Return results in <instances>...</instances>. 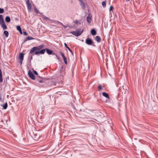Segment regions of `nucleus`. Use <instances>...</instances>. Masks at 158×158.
Segmentation results:
<instances>
[{"instance_id": "obj_1", "label": "nucleus", "mask_w": 158, "mask_h": 158, "mask_svg": "<svg viewBox=\"0 0 158 158\" xmlns=\"http://www.w3.org/2000/svg\"><path fill=\"white\" fill-rule=\"evenodd\" d=\"M44 47V44H41L37 47H34L30 50L29 54L33 53L36 50H40Z\"/></svg>"}, {"instance_id": "obj_2", "label": "nucleus", "mask_w": 158, "mask_h": 158, "mask_svg": "<svg viewBox=\"0 0 158 158\" xmlns=\"http://www.w3.org/2000/svg\"><path fill=\"white\" fill-rule=\"evenodd\" d=\"M85 42L86 44L88 45H91L93 46H95V44L93 43L92 40L89 38H88L86 39Z\"/></svg>"}, {"instance_id": "obj_3", "label": "nucleus", "mask_w": 158, "mask_h": 158, "mask_svg": "<svg viewBox=\"0 0 158 158\" xmlns=\"http://www.w3.org/2000/svg\"><path fill=\"white\" fill-rule=\"evenodd\" d=\"M83 30L82 31L77 30L76 31H72L70 32V33L76 36H78L80 35L83 32Z\"/></svg>"}, {"instance_id": "obj_4", "label": "nucleus", "mask_w": 158, "mask_h": 158, "mask_svg": "<svg viewBox=\"0 0 158 158\" xmlns=\"http://www.w3.org/2000/svg\"><path fill=\"white\" fill-rule=\"evenodd\" d=\"M46 51V48L40 50V51H36L34 54L35 55H37L39 54H44Z\"/></svg>"}, {"instance_id": "obj_5", "label": "nucleus", "mask_w": 158, "mask_h": 158, "mask_svg": "<svg viewBox=\"0 0 158 158\" xmlns=\"http://www.w3.org/2000/svg\"><path fill=\"white\" fill-rule=\"evenodd\" d=\"M28 74L29 77L32 79L34 80L35 79V76L33 73L29 70L28 72Z\"/></svg>"}, {"instance_id": "obj_6", "label": "nucleus", "mask_w": 158, "mask_h": 158, "mask_svg": "<svg viewBox=\"0 0 158 158\" xmlns=\"http://www.w3.org/2000/svg\"><path fill=\"white\" fill-rule=\"evenodd\" d=\"M80 2V5L82 8L84 10L85 8V4L82 0H78Z\"/></svg>"}, {"instance_id": "obj_7", "label": "nucleus", "mask_w": 158, "mask_h": 158, "mask_svg": "<svg viewBox=\"0 0 158 158\" xmlns=\"http://www.w3.org/2000/svg\"><path fill=\"white\" fill-rule=\"evenodd\" d=\"M92 16L90 13H89L87 17V20L89 24H90L92 20Z\"/></svg>"}, {"instance_id": "obj_8", "label": "nucleus", "mask_w": 158, "mask_h": 158, "mask_svg": "<svg viewBox=\"0 0 158 158\" xmlns=\"http://www.w3.org/2000/svg\"><path fill=\"white\" fill-rule=\"evenodd\" d=\"M26 4L27 5V9L29 11H31V4L29 0H27L26 1Z\"/></svg>"}, {"instance_id": "obj_9", "label": "nucleus", "mask_w": 158, "mask_h": 158, "mask_svg": "<svg viewBox=\"0 0 158 158\" xmlns=\"http://www.w3.org/2000/svg\"><path fill=\"white\" fill-rule=\"evenodd\" d=\"M24 54L23 53H21L20 54L19 56V59L22 61H23L24 58Z\"/></svg>"}, {"instance_id": "obj_10", "label": "nucleus", "mask_w": 158, "mask_h": 158, "mask_svg": "<svg viewBox=\"0 0 158 158\" xmlns=\"http://www.w3.org/2000/svg\"><path fill=\"white\" fill-rule=\"evenodd\" d=\"M0 24L3 30H5L7 29V27L6 25L5 22Z\"/></svg>"}, {"instance_id": "obj_11", "label": "nucleus", "mask_w": 158, "mask_h": 158, "mask_svg": "<svg viewBox=\"0 0 158 158\" xmlns=\"http://www.w3.org/2000/svg\"><path fill=\"white\" fill-rule=\"evenodd\" d=\"M46 51L48 55H51L52 54L53 52V51L52 50H50L48 48H46Z\"/></svg>"}, {"instance_id": "obj_12", "label": "nucleus", "mask_w": 158, "mask_h": 158, "mask_svg": "<svg viewBox=\"0 0 158 158\" xmlns=\"http://www.w3.org/2000/svg\"><path fill=\"white\" fill-rule=\"evenodd\" d=\"M34 39L33 37L30 36H28L24 40V42H25L28 40H32Z\"/></svg>"}, {"instance_id": "obj_13", "label": "nucleus", "mask_w": 158, "mask_h": 158, "mask_svg": "<svg viewBox=\"0 0 158 158\" xmlns=\"http://www.w3.org/2000/svg\"><path fill=\"white\" fill-rule=\"evenodd\" d=\"M102 94L103 96H104L106 98H107L108 99H110V97L109 95L106 92H103L102 93Z\"/></svg>"}, {"instance_id": "obj_14", "label": "nucleus", "mask_w": 158, "mask_h": 158, "mask_svg": "<svg viewBox=\"0 0 158 158\" xmlns=\"http://www.w3.org/2000/svg\"><path fill=\"white\" fill-rule=\"evenodd\" d=\"M95 40L98 43H100L101 42V39L98 36H97L96 37Z\"/></svg>"}, {"instance_id": "obj_15", "label": "nucleus", "mask_w": 158, "mask_h": 158, "mask_svg": "<svg viewBox=\"0 0 158 158\" xmlns=\"http://www.w3.org/2000/svg\"><path fill=\"white\" fill-rule=\"evenodd\" d=\"M91 33L93 35H95L96 34V32L94 29H92L91 30Z\"/></svg>"}, {"instance_id": "obj_16", "label": "nucleus", "mask_w": 158, "mask_h": 158, "mask_svg": "<svg viewBox=\"0 0 158 158\" xmlns=\"http://www.w3.org/2000/svg\"><path fill=\"white\" fill-rule=\"evenodd\" d=\"M4 22L2 15H0V24Z\"/></svg>"}, {"instance_id": "obj_17", "label": "nucleus", "mask_w": 158, "mask_h": 158, "mask_svg": "<svg viewBox=\"0 0 158 158\" xmlns=\"http://www.w3.org/2000/svg\"><path fill=\"white\" fill-rule=\"evenodd\" d=\"M6 22L7 23H9L10 21V18L8 16H6L5 18Z\"/></svg>"}, {"instance_id": "obj_18", "label": "nucleus", "mask_w": 158, "mask_h": 158, "mask_svg": "<svg viewBox=\"0 0 158 158\" xmlns=\"http://www.w3.org/2000/svg\"><path fill=\"white\" fill-rule=\"evenodd\" d=\"M102 5L103 7H105L106 6V1H105L102 2Z\"/></svg>"}, {"instance_id": "obj_19", "label": "nucleus", "mask_w": 158, "mask_h": 158, "mask_svg": "<svg viewBox=\"0 0 158 158\" xmlns=\"http://www.w3.org/2000/svg\"><path fill=\"white\" fill-rule=\"evenodd\" d=\"M4 34L5 35L6 37H7L9 35L8 32L6 31H4Z\"/></svg>"}, {"instance_id": "obj_20", "label": "nucleus", "mask_w": 158, "mask_h": 158, "mask_svg": "<svg viewBox=\"0 0 158 158\" xmlns=\"http://www.w3.org/2000/svg\"><path fill=\"white\" fill-rule=\"evenodd\" d=\"M63 60H64V62L65 64H67V59L66 57L65 56V57H64V58H63Z\"/></svg>"}, {"instance_id": "obj_21", "label": "nucleus", "mask_w": 158, "mask_h": 158, "mask_svg": "<svg viewBox=\"0 0 158 158\" xmlns=\"http://www.w3.org/2000/svg\"><path fill=\"white\" fill-rule=\"evenodd\" d=\"M7 104L6 102V103H5L4 105H3V108L4 109H6L7 108Z\"/></svg>"}, {"instance_id": "obj_22", "label": "nucleus", "mask_w": 158, "mask_h": 158, "mask_svg": "<svg viewBox=\"0 0 158 158\" xmlns=\"http://www.w3.org/2000/svg\"><path fill=\"white\" fill-rule=\"evenodd\" d=\"M43 19L45 20H48L49 19V18L48 17H46L44 15H42Z\"/></svg>"}, {"instance_id": "obj_23", "label": "nucleus", "mask_w": 158, "mask_h": 158, "mask_svg": "<svg viewBox=\"0 0 158 158\" xmlns=\"http://www.w3.org/2000/svg\"><path fill=\"white\" fill-rule=\"evenodd\" d=\"M4 10L3 8H0V13L2 14L4 12Z\"/></svg>"}, {"instance_id": "obj_24", "label": "nucleus", "mask_w": 158, "mask_h": 158, "mask_svg": "<svg viewBox=\"0 0 158 158\" xmlns=\"http://www.w3.org/2000/svg\"><path fill=\"white\" fill-rule=\"evenodd\" d=\"M16 28L18 31H19V30L21 29V28L20 26H17L16 27Z\"/></svg>"}, {"instance_id": "obj_25", "label": "nucleus", "mask_w": 158, "mask_h": 158, "mask_svg": "<svg viewBox=\"0 0 158 158\" xmlns=\"http://www.w3.org/2000/svg\"><path fill=\"white\" fill-rule=\"evenodd\" d=\"M98 88L99 90H101L102 89V86L101 85H99Z\"/></svg>"}, {"instance_id": "obj_26", "label": "nucleus", "mask_w": 158, "mask_h": 158, "mask_svg": "<svg viewBox=\"0 0 158 158\" xmlns=\"http://www.w3.org/2000/svg\"><path fill=\"white\" fill-rule=\"evenodd\" d=\"M60 54L61 55V56L63 58L64 57H65V56L64 55V53H62L61 52H60Z\"/></svg>"}, {"instance_id": "obj_27", "label": "nucleus", "mask_w": 158, "mask_h": 158, "mask_svg": "<svg viewBox=\"0 0 158 158\" xmlns=\"http://www.w3.org/2000/svg\"><path fill=\"white\" fill-rule=\"evenodd\" d=\"M113 9H114V8H113V6H111L110 7V9H109L110 12Z\"/></svg>"}, {"instance_id": "obj_28", "label": "nucleus", "mask_w": 158, "mask_h": 158, "mask_svg": "<svg viewBox=\"0 0 158 158\" xmlns=\"http://www.w3.org/2000/svg\"><path fill=\"white\" fill-rule=\"evenodd\" d=\"M54 21L55 22L57 23H58L59 24H60L61 25H63V23L60 22H59L58 21Z\"/></svg>"}, {"instance_id": "obj_29", "label": "nucleus", "mask_w": 158, "mask_h": 158, "mask_svg": "<svg viewBox=\"0 0 158 158\" xmlns=\"http://www.w3.org/2000/svg\"><path fill=\"white\" fill-rule=\"evenodd\" d=\"M73 22L74 23H75V24H78V22L77 20H75L73 21Z\"/></svg>"}, {"instance_id": "obj_30", "label": "nucleus", "mask_w": 158, "mask_h": 158, "mask_svg": "<svg viewBox=\"0 0 158 158\" xmlns=\"http://www.w3.org/2000/svg\"><path fill=\"white\" fill-rule=\"evenodd\" d=\"M34 10H35V11H36V12L37 14H38V13H39V12L38 11V10H37V8H34Z\"/></svg>"}, {"instance_id": "obj_31", "label": "nucleus", "mask_w": 158, "mask_h": 158, "mask_svg": "<svg viewBox=\"0 0 158 158\" xmlns=\"http://www.w3.org/2000/svg\"><path fill=\"white\" fill-rule=\"evenodd\" d=\"M2 76H0V83L2 82Z\"/></svg>"}, {"instance_id": "obj_32", "label": "nucleus", "mask_w": 158, "mask_h": 158, "mask_svg": "<svg viewBox=\"0 0 158 158\" xmlns=\"http://www.w3.org/2000/svg\"><path fill=\"white\" fill-rule=\"evenodd\" d=\"M33 72H34V74H35L36 75H38V73L36 71L34 70L33 71Z\"/></svg>"}, {"instance_id": "obj_33", "label": "nucleus", "mask_w": 158, "mask_h": 158, "mask_svg": "<svg viewBox=\"0 0 158 158\" xmlns=\"http://www.w3.org/2000/svg\"><path fill=\"white\" fill-rule=\"evenodd\" d=\"M67 48L68 49L69 52L71 53H72V50L69 47H68Z\"/></svg>"}, {"instance_id": "obj_34", "label": "nucleus", "mask_w": 158, "mask_h": 158, "mask_svg": "<svg viewBox=\"0 0 158 158\" xmlns=\"http://www.w3.org/2000/svg\"><path fill=\"white\" fill-rule=\"evenodd\" d=\"M38 82L40 83H43L44 82V81L43 80H40Z\"/></svg>"}, {"instance_id": "obj_35", "label": "nucleus", "mask_w": 158, "mask_h": 158, "mask_svg": "<svg viewBox=\"0 0 158 158\" xmlns=\"http://www.w3.org/2000/svg\"><path fill=\"white\" fill-rule=\"evenodd\" d=\"M23 34L25 35H27V33L26 31H24L23 32Z\"/></svg>"}, {"instance_id": "obj_36", "label": "nucleus", "mask_w": 158, "mask_h": 158, "mask_svg": "<svg viewBox=\"0 0 158 158\" xmlns=\"http://www.w3.org/2000/svg\"><path fill=\"white\" fill-rule=\"evenodd\" d=\"M64 45L65 46V47L66 48H68V47H69L68 46H67V44L66 43H64Z\"/></svg>"}, {"instance_id": "obj_37", "label": "nucleus", "mask_w": 158, "mask_h": 158, "mask_svg": "<svg viewBox=\"0 0 158 158\" xmlns=\"http://www.w3.org/2000/svg\"><path fill=\"white\" fill-rule=\"evenodd\" d=\"M62 26H63L64 28H67V26H65L64 25H63H63H61Z\"/></svg>"}, {"instance_id": "obj_38", "label": "nucleus", "mask_w": 158, "mask_h": 158, "mask_svg": "<svg viewBox=\"0 0 158 158\" xmlns=\"http://www.w3.org/2000/svg\"><path fill=\"white\" fill-rule=\"evenodd\" d=\"M2 76V71L1 70V69H0V76Z\"/></svg>"}, {"instance_id": "obj_39", "label": "nucleus", "mask_w": 158, "mask_h": 158, "mask_svg": "<svg viewBox=\"0 0 158 158\" xmlns=\"http://www.w3.org/2000/svg\"><path fill=\"white\" fill-rule=\"evenodd\" d=\"M32 56H31V57H30V61L31 62V60L32 59Z\"/></svg>"}, {"instance_id": "obj_40", "label": "nucleus", "mask_w": 158, "mask_h": 158, "mask_svg": "<svg viewBox=\"0 0 158 158\" xmlns=\"http://www.w3.org/2000/svg\"><path fill=\"white\" fill-rule=\"evenodd\" d=\"M20 33L21 34H22V29L20 30H19V31Z\"/></svg>"}, {"instance_id": "obj_41", "label": "nucleus", "mask_w": 158, "mask_h": 158, "mask_svg": "<svg viewBox=\"0 0 158 158\" xmlns=\"http://www.w3.org/2000/svg\"><path fill=\"white\" fill-rule=\"evenodd\" d=\"M23 61H22L21 60H20V64L21 65L22 63V62H23Z\"/></svg>"}, {"instance_id": "obj_42", "label": "nucleus", "mask_w": 158, "mask_h": 158, "mask_svg": "<svg viewBox=\"0 0 158 158\" xmlns=\"http://www.w3.org/2000/svg\"><path fill=\"white\" fill-rule=\"evenodd\" d=\"M42 14H42V13H40V14H41V15H42Z\"/></svg>"}, {"instance_id": "obj_43", "label": "nucleus", "mask_w": 158, "mask_h": 158, "mask_svg": "<svg viewBox=\"0 0 158 158\" xmlns=\"http://www.w3.org/2000/svg\"><path fill=\"white\" fill-rule=\"evenodd\" d=\"M2 122H3V120H2Z\"/></svg>"}]
</instances>
